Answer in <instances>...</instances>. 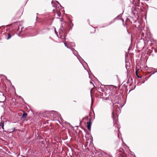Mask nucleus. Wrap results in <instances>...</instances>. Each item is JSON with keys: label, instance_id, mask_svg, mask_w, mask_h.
<instances>
[{"label": "nucleus", "instance_id": "obj_57", "mask_svg": "<svg viewBox=\"0 0 157 157\" xmlns=\"http://www.w3.org/2000/svg\"><path fill=\"white\" fill-rule=\"evenodd\" d=\"M83 67H84L85 69L86 70V69L85 68V67L84 66H83Z\"/></svg>", "mask_w": 157, "mask_h": 157}, {"label": "nucleus", "instance_id": "obj_50", "mask_svg": "<svg viewBox=\"0 0 157 157\" xmlns=\"http://www.w3.org/2000/svg\"><path fill=\"white\" fill-rule=\"evenodd\" d=\"M109 86H113V85H109Z\"/></svg>", "mask_w": 157, "mask_h": 157}, {"label": "nucleus", "instance_id": "obj_52", "mask_svg": "<svg viewBox=\"0 0 157 157\" xmlns=\"http://www.w3.org/2000/svg\"><path fill=\"white\" fill-rule=\"evenodd\" d=\"M72 44H75L74 43H72Z\"/></svg>", "mask_w": 157, "mask_h": 157}, {"label": "nucleus", "instance_id": "obj_34", "mask_svg": "<svg viewBox=\"0 0 157 157\" xmlns=\"http://www.w3.org/2000/svg\"><path fill=\"white\" fill-rule=\"evenodd\" d=\"M87 71V72H88V74L89 75V78H90V73H89V71Z\"/></svg>", "mask_w": 157, "mask_h": 157}, {"label": "nucleus", "instance_id": "obj_20", "mask_svg": "<svg viewBox=\"0 0 157 157\" xmlns=\"http://www.w3.org/2000/svg\"><path fill=\"white\" fill-rule=\"evenodd\" d=\"M104 99H105V100H109V97H106Z\"/></svg>", "mask_w": 157, "mask_h": 157}, {"label": "nucleus", "instance_id": "obj_28", "mask_svg": "<svg viewBox=\"0 0 157 157\" xmlns=\"http://www.w3.org/2000/svg\"><path fill=\"white\" fill-rule=\"evenodd\" d=\"M21 31L19 33H18V35L19 36H20V34L21 33Z\"/></svg>", "mask_w": 157, "mask_h": 157}, {"label": "nucleus", "instance_id": "obj_13", "mask_svg": "<svg viewBox=\"0 0 157 157\" xmlns=\"http://www.w3.org/2000/svg\"><path fill=\"white\" fill-rule=\"evenodd\" d=\"M113 119V121L114 122L115 121V117L114 115V112H113L112 113V116Z\"/></svg>", "mask_w": 157, "mask_h": 157}, {"label": "nucleus", "instance_id": "obj_37", "mask_svg": "<svg viewBox=\"0 0 157 157\" xmlns=\"http://www.w3.org/2000/svg\"><path fill=\"white\" fill-rule=\"evenodd\" d=\"M120 128H119V127L118 126L117 127V128H118V131L119 132V129H120Z\"/></svg>", "mask_w": 157, "mask_h": 157}, {"label": "nucleus", "instance_id": "obj_8", "mask_svg": "<svg viewBox=\"0 0 157 157\" xmlns=\"http://www.w3.org/2000/svg\"><path fill=\"white\" fill-rule=\"evenodd\" d=\"M139 69H137V67H136V72H135V73H136V76L138 78H141L142 77L141 76H139V75H138V71L139 70Z\"/></svg>", "mask_w": 157, "mask_h": 157}, {"label": "nucleus", "instance_id": "obj_27", "mask_svg": "<svg viewBox=\"0 0 157 157\" xmlns=\"http://www.w3.org/2000/svg\"><path fill=\"white\" fill-rule=\"evenodd\" d=\"M126 28H127V33H128V34H130V33L128 31V29H127V26H126Z\"/></svg>", "mask_w": 157, "mask_h": 157}, {"label": "nucleus", "instance_id": "obj_36", "mask_svg": "<svg viewBox=\"0 0 157 157\" xmlns=\"http://www.w3.org/2000/svg\"><path fill=\"white\" fill-rule=\"evenodd\" d=\"M129 80L128 79V80L127 81V83H129Z\"/></svg>", "mask_w": 157, "mask_h": 157}, {"label": "nucleus", "instance_id": "obj_58", "mask_svg": "<svg viewBox=\"0 0 157 157\" xmlns=\"http://www.w3.org/2000/svg\"><path fill=\"white\" fill-rule=\"evenodd\" d=\"M38 14V13H36V14H37H37Z\"/></svg>", "mask_w": 157, "mask_h": 157}, {"label": "nucleus", "instance_id": "obj_44", "mask_svg": "<svg viewBox=\"0 0 157 157\" xmlns=\"http://www.w3.org/2000/svg\"><path fill=\"white\" fill-rule=\"evenodd\" d=\"M73 54H74L75 56H77L74 53V52H73Z\"/></svg>", "mask_w": 157, "mask_h": 157}, {"label": "nucleus", "instance_id": "obj_24", "mask_svg": "<svg viewBox=\"0 0 157 157\" xmlns=\"http://www.w3.org/2000/svg\"><path fill=\"white\" fill-rule=\"evenodd\" d=\"M41 144H44V143H45V141H44L43 140V141H41Z\"/></svg>", "mask_w": 157, "mask_h": 157}, {"label": "nucleus", "instance_id": "obj_45", "mask_svg": "<svg viewBox=\"0 0 157 157\" xmlns=\"http://www.w3.org/2000/svg\"><path fill=\"white\" fill-rule=\"evenodd\" d=\"M153 8H154V9H156V10H157V8H155V7H153Z\"/></svg>", "mask_w": 157, "mask_h": 157}, {"label": "nucleus", "instance_id": "obj_35", "mask_svg": "<svg viewBox=\"0 0 157 157\" xmlns=\"http://www.w3.org/2000/svg\"><path fill=\"white\" fill-rule=\"evenodd\" d=\"M0 93H1V94H2L3 96H4L3 94V93L2 92H0Z\"/></svg>", "mask_w": 157, "mask_h": 157}, {"label": "nucleus", "instance_id": "obj_14", "mask_svg": "<svg viewBox=\"0 0 157 157\" xmlns=\"http://www.w3.org/2000/svg\"><path fill=\"white\" fill-rule=\"evenodd\" d=\"M0 103H1L2 104L1 105V106L3 108L4 110V103L3 101H0Z\"/></svg>", "mask_w": 157, "mask_h": 157}, {"label": "nucleus", "instance_id": "obj_46", "mask_svg": "<svg viewBox=\"0 0 157 157\" xmlns=\"http://www.w3.org/2000/svg\"><path fill=\"white\" fill-rule=\"evenodd\" d=\"M90 84H93V83L92 82H90Z\"/></svg>", "mask_w": 157, "mask_h": 157}, {"label": "nucleus", "instance_id": "obj_60", "mask_svg": "<svg viewBox=\"0 0 157 157\" xmlns=\"http://www.w3.org/2000/svg\"><path fill=\"white\" fill-rule=\"evenodd\" d=\"M0 95H1V93H0Z\"/></svg>", "mask_w": 157, "mask_h": 157}, {"label": "nucleus", "instance_id": "obj_18", "mask_svg": "<svg viewBox=\"0 0 157 157\" xmlns=\"http://www.w3.org/2000/svg\"><path fill=\"white\" fill-rule=\"evenodd\" d=\"M113 23V22H110V23H109V25H106V26H108V25H110L111 24H112V23ZM105 27V26H102V27H102V28H104V27Z\"/></svg>", "mask_w": 157, "mask_h": 157}, {"label": "nucleus", "instance_id": "obj_15", "mask_svg": "<svg viewBox=\"0 0 157 157\" xmlns=\"http://www.w3.org/2000/svg\"><path fill=\"white\" fill-rule=\"evenodd\" d=\"M86 143H87V144L86 145H85V146L86 147H87V148H85V149H88L89 150V148H88V144H89V142L88 141H86Z\"/></svg>", "mask_w": 157, "mask_h": 157}, {"label": "nucleus", "instance_id": "obj_23", "mask_svg": "<svg viewBox=\"0 0 157 157\" xmlns=\"http://www.w3.org/2000/svg\"><path fill=\"white\" fill-rule=\"evenodd\" d=\"M69 20V22H70V23L72 24V26H73V23H72V21L70 20Z\"/></svg>", "mask_w": 157, "mask_h": 157}, {"label": "nucleus", "instance_id": "obj_19", "mask_svg": "<svg viewBox=\"0 0 157 157\" xmlns=\"http://www.w3.org/2000/svg\"><path fill=\"white\" fill-rule=\"evenodd\" d=\"M136 86H135L133 88L131 89L129 91L128 93H129L131 90L134 89H135V88H136Z\"/></svg>", "mask_w": 157, "mask_h": 157}, {"label": "nucleus", "instance_id": "obj_16", "mask_svg": "<svg viewBox=\"0 0 157 157\" xmlns=\"http://www.w3.org/2000/svg\"><path fill=\"white\" fill-rule=\"evenodd\" d=\"M93 103H94L93 100V99L92 98H91V107H90L91 109L92 108V106L93 104Z\"/></svg>", "mask_w": 157, "mask_h": 157}, {"label": "nucleus", "instance_id": "obj_2", "mask_svg": "<svg viewBox=\"0 0 157 157\" xmlns=\"http://www.w3.org/2000/svg\"><path fill=\"white\" fill-rule=\"evenodd\" d=\"M92 155L94 157H112L111 155L102 151H94Z\"/></svg>", "mask_w": 157, "mask_h": 157}, {"label": "nucleus", "instance_id": "obj_12", "mask_svg": "<svg viewBox=\"0 0 157 157\" xmlns=\"http://www.w3.org/2000/svg\"><path fill=\"white\" fill-rule=\"evenodd\" d=\"M51 3L52 4V6L53 7H55L56 8H57V6H55V3L53 2V1H52L51 2Z\"/></svg>", "mask_w": 157, "mask_h": 157}, {"label": "nucleus", "instance_id": "obj_7", "mask_svg": "<svg viewBox=\"0 0 157 157\" xmlns=\"http://www.w3.org/2000/svg\"><path fill=\"white\" fill-rule=\"evenodd\" d=\"M135 11L136 12V9L134 8L132 10L131 13L134 16H135V15L136 14V13Z\"/></svg>", "mask_w": 157, "mask_h": 157}, {"label": "nucleus", "instance_id": "obj_30", "mask_svg": "<svg viewBox=\"0 0 157 157\" xmlns=\"http://www.w3.org/2000/svg\"><path fill=\"white\" fill-rule=\"evenodd\" d=\"M145 82V80H143L142 81V82L143 83H144Z\"/></svg>", "mask_w": 157, "mask_h": 157}, {"label": "nucleus", "instance_id": "obj_5", "mask_svg": "<svg viewBox=\"0 0 157 157\" xmlns=\"http://www.w3.org/2000/svg\"><path fill=\"white\" fill-rule=\"evenodd\" d=\"M23 114L22 115V117L23 118H25L27 117V116L28 115V114L26 113L24 111H23Z\"/></svg>", "mask_w": 157, "mask_h": 157}, {"label": "nucleus", "instance_id": "obj_59", "mask_svg": "<svg viewBox=\"0 0 157 157\" xmlns=\"http://www.w3.org/2000/svg\"><path fill=\"white\" fill-rule=\"evenodd\" d=\"M0 95H1V93H0Z\"/></svg>", "mask_w": 157, "mask_h": 157}, {"label": "nucleus", "instance_id": "obj_1", "mask_svg": "<svg viewBox=\"0 0 157 157\" xmlns=\"http://www.w3.org/2000/svg\"><path fill=\"white\" fill-rule=\"evenodd\" d=\"M54 28L55 33L56 34L57 36L58 37H59L62 40H63V42L64 41L66 40V37L67 36V33H68L71 29H72V27H70L69 28L68 27L63 28V25L61 24L60 26V28L59 30V36L57 32L56 28Z\"/></svg>", "mask_w": 157, "mask_h": 157}, {"label": "nucleus", "instance_id": "obj_11", "mask_svg": "<svg viewBox=\"0 0 157 157\" xmlns=\"http://www.w3.org/2000/svg\"><path fill=\"white\" fill-rule=\"evenodd\" d=\"M116 100H117L118 101L121 100V97L119 96H115Z\"/></svg>", "mask_w": 157, "mask_h": 157}, {"label": "nucleus", "instance_id": "obj_29", "mask_svg": "<svg viewBox=\"0 0 157 157\" xmlns=\"http://www.w3.org/2000/svg\"><path fill=\"white\" fill-rule=\"evenodd\" d=\"M49 38L52 40H53V39L51 36H49Z\"/></svg>", "mask_w": 157, "mask_h": 157}, {"label": "nucleus", "instance_id": "obj_22", "mask_svg": "<svg viewBox=\"0 0 157 157\" xmlns=\"http://www.w3.org/2000/svg\"><path fill=\"white\" fill-rule=\"evenodd\" d=\"M120 19L122 21V22H123V23H124V19L123 18H121Z\"/></svg>", "mask_w": 157, "mask_h": 157}, {"label": "nucleus", "instance_id": "obj_32", "mask_svg": "<svg viewBox=\"0 0 157 157\" xmlns=\"http://www.w3.org/2000/svg\"><path fill=\"white\" fill-rule=\"evenodd\" d=\"M123 25L124 26H126V23H125L124 24V23H123Z\"/></svg>", "mask_w": 157, "mask_h": 157}, {"label": "nucleus", "instance_id": "obj_61", "mask_svg": "<svg viewBox=\"0 0 157 157\" xmlns=\"http://www.w3.org/2000/svg\"><path fill=\"white\" fill-rule=\"evenodd\" d=\"M118 138H119V136L118 135Z\"/></svg>", "mask_w": 157, "mask_h": 157}, {"label": "nucleus", "instance_id": "obj_38", "mask_svg": "<svg viewBox=\"0 0 157 157\" xmlns=\"http://www.w3.org/2000/svg\"><path fill=\"white\" fill-rule=\"evenodd\" d=\"M58 16L59 17H60V14H59V13H58Z\"/></svg>", "mask_w": 157, "mask_h": 157}, {"label": "nucleus", "instance_id": "obj_54", "mask_svg": "<svg viewBox=\"0 0 157 157\" xmlns=\"http://www.w3.org/2000/svg\"><path fill=\"white\" fill-rule=\"evenodd\" d=\"M5 77H6V78H6V76H5ZM7 79V80H8V79Z\"/></svg>", "mask_w": 157, "mask_h": 157}, {"label": "nucleus", "instance_id": "obj_42", "mask_svg": "<svg viewBox=\"0 0 157 157\" xmlns=\"http://www.w3.org/2000/svg\"><path fill=\"white\" fill-rule=\"evenodd\" d=\"M77 58H78V59H79V61H80V62H81V63L82 64V65H83V64L82 63V62L80 61L79 60V59L77 57Z\"/></svg>", "mask_w": 157, "mask_h": 157}, {"label": "nucleus", "instance_id": "obj_25", "mask_svg": "<svg viewBox=\"0 0 157 157\" xmlns=\"http://www.w3.org/2000/svg\"><path fill=\"white\" fill-rule=\"evenodd\" d=\"M157 71H155V72H153V73H152L151 75H151H153V74H154L155 73H157Z\"/></svg>", "mask_w": 157, "mask_h": 157}, {"label": "nucleus", "instance_id": "obj_33", "mask_svg": "<svg viewBox=\"0 0 157 157\" xmlns=\"http://www.w3.org/2000/svg\"><path fill=\"white\" fill-rule=\"evenodd\" d=\"M71 49L72 52H73V50H75L74 48H71Z\"/></svg>", "mask_w": 157, "mask_h": 157}, {"label": "nucleus", "instance_id": "obj_43", "mask_svg": "<svg viewBox=\"0 0 157 157\" xmlns=\"http://www.w3.org/2000/svg\"><path fill=\"white\" fill-rule=\"evenodd\" d=\"M127 65H126V66H125L127 70Z\"/></svg>", "mask_w": 157, "mask_h": 157}, {"label": "nucleus", "instance_id": "obj_56", "mask_svg": "<svg viewBox=\"0 0 157 157\" xmlns=\"http://www.w3.org/2000/svg\"><path fill=\"white\" fill-rule=\"evenodd\" d=\"M117 102L118 103V104H119V101H118V102L117 101Z\"/></svg>", "mask_w": 157, "mask_h": 157}, {"label": "nucleus", "instance_id": "obj_40", "mask_svg": "<svg viewBox=\"0 0 157 157\" xmlns=\"http://www.w3.org/2000/svg\"><path fill=\"white\" fill-rule=\"evenodd\" d=\"M56 2H57L58 4H59V5H60V6H61L59 4V2H58V1H56Z\"/></svg>", "mask_w": 157, "mask_h": 157}, {"label": "nucleus", "instance_id": "obj_51", "mask_svg": "<svg viewBox=\"0 0 157 157\" xmlns=\"http://www.w3.org/2000/svg\"><path fill=\"white\" fill-rule=\"evenodd\" d=\"M117 124L115 125V127H117Z\"/></svg>", "mask_w": 157, "mask_h": 157}, {"label": "nucleus", "instance_id": "obj_3", "mask_svg": "<svg viewBox=\"0 0 157 157\" xmlns=\"http://www.w3.org/2000/svg\"><path fill=\"white\" fill-rule=\"evenodd\" d=\"M50 29L48 27H46L42 29L40 31V33L41 34H43L47 32V31H48L50 30Z\"/></svg>", "mask_w": 157, "mask_h": 157}, {"label": "nucleus", "instance_id": "obj_21", "mask_svg": "<svg viewBox=\"0 0 157 157\" xmlns=\"http://www.w3.org/2000/svg\"><path fill=\"white\" fill-rule=\"evenodd\" d=\"M119 17V16H117L114 19V21L113 22H114Z\"/></svg>", "mask_w": 157, "mask_h": 157}, {"label": "nucleus", "instance_id": "obj_26", "mask_svg": "<svg viewBox=\"0 0 157 157\" xmlns=\"http://www.w3.org/2000/svg\"><path fill=\"white\" fill-rule=\"evenodd\" d=\"M123 13H121V14H120L118 16H119V17H121L122 14H123Z\"/></svg>", "mask_w": 157, "mask_h": 157}, {"label": "nucleus", "instance_id": "obj_17", "mask_svg": "<svg viewBox=\"0 0 157 157\" xmlns=\"http://www.w3.org/2000/svg\"><path fill=\"white\" fill-rule=\"evenodd\" d=\"M64 45H65V46L67 48H70V47H68L67 46L66 43L64 42Z\"/></svg>", "mask_w": 157, "mask_h": 157}, {"label": "nucleus", "instance_id": "obj_48", "mask_svg": "<svg viewBox=\"0 0 157 157\" xmlns=\"http://www.w3.org/2000/svg\"><path fill=\"white\" fill-rule=\"evenodd\" d=\"M36 35H31V36H35Z\"/></svg>", "mask_w": 157, "mask_h": 157}, {"label": "nucleus", "instance_id": "obj_31", "mask_svg": "<svg viewBox=\"0 0 157 157\" xmlns=\"http://www.w3.org/2000/svg\"><path fill=\"white\" fill-rule=\"evenodd\" d=\"M154 50L155 52H157V50L155 49H154Z\"/></svg>", "mask_w": 157, "mask_h": 157}, {"label": "nucleus", "instance_id": "obj_41", "mask_svg": "<svg viewBox=\"0 0 157 157\" xmlns=\"http://www.w3.org/2000/svg\"><path fill=\"white\" fill-rule=\"evenodd\" d=\"M91 144V142H90V143L89 144V146H90V145Z\"/></svg>", "mask_w": 157, "mask_h": 157}, {"label": "nucleus", "instance_id": "obj_4", "mask_svg": "<svg viewBox=\"0 0 157 157\" xmlns=\"http://www.w3.org/2000/svg\"><path fill=\"white\" fill-rule=\"evenodd\" d=\"M91 118H90L89 120V121L87 123V127L88 130L89 131L91 130V125L92 123L91 122Z\"/></svg>", "mask_w": 157, "mask_h": 157}, {"label": "nucleus", "instance_id": "obj_49", "mask_svg": "<svg viewBox=\"0 0 157 157\" xmlns=\"http://www.w3.org/2000/svg\"><path fill=\"white\" fill-rule=\"evenodd\" d=\"M84 118H85V117L83 118H82V120H83L84 119Z\"/></svg>", "mask_w": 157, "mask_h": 157}, {"label": "nucleus", "instance_id": "obj_6", "mask_svg": "<svg viewBox=\"0 0 157 157\" xmlns=\"http://www.w3.org/2000/svg\"><path fill=\"white\" fill-rule=\"evenodd\" d=\"M51 112H54V114H55L56 116H57L59 117H60V113L56 111L52 110L51 111Z\"/></svg>", "mask_w": 157, "mask_h": 157}, {"label": "nucleus", "instance_id": "obj_53", "mask_svg": "<svg viewBox=\"0 0 157 157\" xmlns=\"http://www.w3.org/2000/svg\"><path fill=\"white\" fill-rule=\"evenodd\" d=\"M152 69H154V70H155V68H152Z\"/></svg>", "mask_w": 157, "mask_h": 157}, {"label": "nucleus", "instance_id": "obj_39", "mask_svg": "<svg viewBox=\"0 0 157 157\" xmlns=\"http://www.w3.org/2000/svg\"><path fill=\"white\" fill-rule=\"evenodd\" d=\"M148 52L150 53H151V50H149Z\"/></svg>", "mask_w": 157, "mask_h": 157}, {"label": "nucleus", "instance_id": "obj_47", "mask_svg": "<svg viewBox=\"0 0 157 157\" xmlns=\"http://www.w3.org/2000/svg\"><path fill=\"white\" fill-rule=\"evenodd\" d=\"M37 17L36 16V20L37 21Z\"/></svg>", "mask_w": 157, "mask_h": 157}, {"label": "nucleus", "instance_id": "obj_55", "mask_svg": "<svg viewBox=\"0 0 157 157\" xmlns=\"http://www.w3.org/2000/svg\"><path fill=\"white\" fill-rule=\"evenodd\" d=\"M131 84H130V85L129 86H131Z\"/></svg>", "mask_w": 157, "mask_h": 157}, {"label": "nucleus", "instance_id": "obj_9", "mask_svg": "<svg viewBox=\"0 0 157 157\" xmlns=\"http://www.w3.org/2000/svg\"><path fill=\"white\" fill-rule=\"evenodd\" d=\"M4 121H2L0 123V127L1 126L3 130H4Z\"/></svg>", "mask_w": 157, "mask_h": 157}, {"label": "nucleus", "instance_id": "obj_10", "mask_svg": "<svg viewBox=\"0 0 157 157\" xmlns=\"http://www.w3.org/2000/svg\"><path fill=\"white\" fill-rule=\"evenodd\" d=\"M7 37L6 38L7 40H9L11 38V35L10 33H8L7 34Z\"/></svg>", "mask_w": 157, "mask_h": 157}]
</instances>
